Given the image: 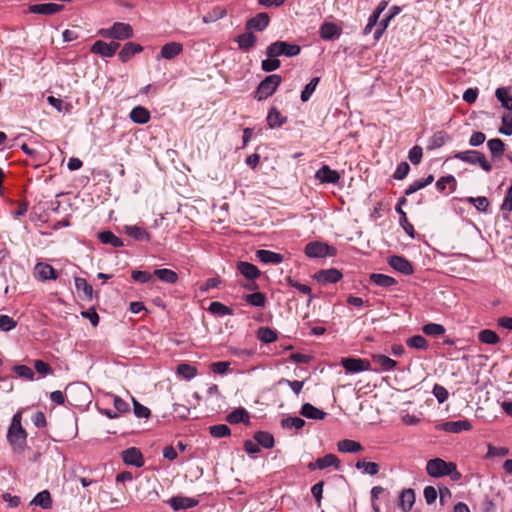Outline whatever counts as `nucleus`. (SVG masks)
Masks as SVG:
<instances>
[{
    "label": "nucleus",
    "instance_id": "obj_1",
    "mask_svg": "<svg viewBox=\"0 0 512 512\" xmlns=\"http://www.w3.org/2000/svg\"><path fill=\"white\" fill-rule=\"evenodd\" d=\"M427 474L434 478L450 476L452 480H459L461 474L457 471V466L453 462H446L441 458H434L427 462Z\"/></svg>",
    "mask_w": 512,
    "mask_h": 512
},
{
    "label": "nucleus",
    "instance_id": "obj_2",
    "mask_svg": "<svg viewBox=\"0 0 512 512\" xmlns=\"http://www.w3.org/2000/svg\"><path fill=\"white\" fill-rule=\"evenodd\" d=\"M301 51V47L297 44L288 43L286 41H276L271 43L266 49V55L270 58L279 56L294 57Z\"/></svg>",
    "mask_w": 512,
    "mask_h": 512
},
{
    "label": "nucleus",
    "instance_id": "obj_3",
    "mask_svg": "<svg viewBox=\"0 0 512 512\" xmlns=\"http://www.w3.org/2000/svg\"><path fill=\"white\" fill-rule=\"evenodd\" d=\"M282 82L280 75L272 74L266 76L258 85L255 98L258 101H262L272 96Z\"/></svg>",
    "mask_w": 512,
    "mask_h": 512
},
{
    "label": "nucleus",
    "instance_id": "obj_4",
    "mask_svg": "<svg viewBox=\"0 0 512 512\" xmlns=\"http://www.w3.org/2000/svg\"><path fill=\"white\" fill-rule=\"evenodd\" d=\"M453 158L472 165L478 164L486 172L492 170V165L486 160L485 155L477 150L459 151L453 155Z\"/></svg>",
    "mask_w": 512,
    "mask_h": 512
},
{
    "label": "nucleus",
    "instance_id": "obj_5",
    "mask_svg": "<svg viewBox=\"0 0 512 512\" xmlns=\"http://www.w3.org/2000/svg\"><path fill=\"white\" fill-rule=\"evenodd\" d=\"M99 33L105 38L125 40L133 36V29L130 24L116 22L110 28L101 29Z\"/></svg>",
    "mask_w": 512,
    "mask_h": 512
},
{
    "label": "nucleus",
    "instance_id": "obj_6",
    "mask_svg": "<svg viewBox=\"0 0 512 512\" xmlns=\"http://www.w3.org/2000/svg\"><path fill=\"white\" fill-rule=\"evenodd\" d=\"M7 440L14 453L21 454L24 452L27 442V433L22 426L18 428H9Z\"/></svg>",
    "mask_w": 512,
    "mask_h": 512
},
{
    "label": "nucleus",
    "instance_id": "obj_7",
    "mask_svg": "<svg viewBox=\"0 0 512 512\" xmlns=\"http://www.w3.org/2000/svg\"><path fill=\"white\" fill-rule=\"evenodd\" d=\"M341 365L348 373H359L371 369L370 362L362 358L345 357L341 359Z\"/></svg>",
    "mask_w": 512,
    "mask_h": 512
},
{
    "label": "nucleus",
    "instance_id": "obj_8",
    "mask_svg": "<svg viewBox=\"0 0 512 512\" xmlns=\"http://www.w3.org/2000/svg\"><path fill=\"white\" fill-rule=\"evenodd\" d=\"M334 251V248L321 242H310L305 247L306 255L311 258L331 256L334 254Z\"/></svg>",
    "mask_w": 512,
    "mask_h": 512
},
{
    "label": "nucleus",
    "instance_id": "obj_9",
    "mask_svg": "<svg viewBox=\"0 0 512 512\" xmlns=\"http://www.w3.org/2000/svg\"><path fill=\"white\" fill-rule=\"evenodd\" d=\"M331 466L335 467V469H339L340 468V460L334 454H326L324 457L318 458L314 462H310L308 464V469L311 471H314L317 469L323 470V469H325L327 467H331Z\"/></svg>",
    "mask_w": 512,
    "mask_h": 512
},
{
    "label": "nucleus",
    "instance_id": "obj_10",
    "mask_svg": "<svg viewBox=\"0 0 512 512\" xmlns=\"http://www.w3.org/2000/svg\"><path fill=\"white\" fill-rule=\"evenodd\" d=\"M342 273L336 268L323 269L315 273L314 279L320 284L337 283L342 278Z\"/></svg>",
    "mask_w": 512,
    "mask_h": 512
},
{
    "label": "nucleus",
    "instance_id": "obj_11",
    "mask_svg": "<svg viewBox=\"0 0 512 512\" xmlns=\"http://www.w3.org/2000/svg\"><path fill=\"white\" fill-rule=\"evenodd\" d=\"M122 460L125 464L135 466L137 468L144 465V458L138 448L130 447L122 452Z\"/></svg>",
    "mask_w": 512,
    "mask_h": 512
},
{
    "label": "nucleus",
    "instance_id": "obj_12",
    "mask_svg": "<svg viewBox=\"0 0 512 512\" xmlns=\"http://www.w3.org/2000/svg\"><path fill=\"white\" fill-rule=\"evenodd\" d=\"M183 49V44L179 42H169L162 46L160 54L157 56V60H172L175 57L179 56L183 52Z\"/></svg>",
    "mask_w": 512,
    "mask_h": 512
},
{
    "label": "nucleus",
    "instance_id": "obj_13",
    "mask_svg": "<svg viewBox=\"0 0 512 512\" xmlns=\"http://www.w3.org/2000/svg\"><path fill=\"white\" fill-rule=\"evenodd\" d=\"M315 178L321 183L336 184L340 175L336 170H332L328 165H323L315 173Z\"/></svg>",
    "mask_w": 512,
    "mask_h": 512
},
{
    "label": "nucleus",
    "instance_id": "obj_14",
    "mask_svg": "<svg viewBox=\"0 0 512 512\" xmlns=\"http://www.w3.org/2000/svg\"><path fill=\"white\" fill-rule=\"evenodd\" d=\"M415 498V492L413 489H403L398 496V508L401 509L403 512L410 511L415 503Z\"/></svg>",
    "mask_w": 512,
    "mask_h": 512
},
{
    "label": "nucleus",
    "instance_id": "obj_15",
    "mask_svg": "<svg viewBox=\"0 0 512 512\" xmlns=\"http://www.w3.org/2000/svg\"><path fill=\"white\" fill-rule=\"evenodd\" d=\"M169 505L175 511L193 508L198 504V500L186 496H175L168 500Z\"/></svg>",
    "mask_w": 512,
    "mask_h": 512
},
{
    "label": "nucleus",
    "instance_id": "obj_16",
    "mask_svg": "<svg viewBox=\"0 0 512 512\" xmlns=\"http://www.w3.org/2000/svg\"><path fill=\"white\" fill-rule=\"evenodd\" d=\"M270 23V17L267 13H258L246 22V29L254 31H263Z\"/></svg>",
    "mask_w": 512,
    "mask_h": 512
},
{
    "label": "nucleus",
    "instance_id": "obj_17",
    "mask_svg": "<svg viewBox=\"0 0 512 512\" xmlns=\"http://www.w3.org/2000/svg\"><path fill=\"white\" fill-rule=\"evenodd\" d=\"M35 274L41 281L56 280L59 277L58 272L53 268V266L46 263L36 264Z\"/></svg>",
    "mask_w": 512,
    "mask_h": 512
},
{
    "label": "nucleus",
    "instance_id": "obj_18",
    "mask_svg": "<svg viewBox=\"0 0 512 512\" xmlns=\"http://www.w3.org/2000/svg\"><path fill=\"white\" fill-rule=\"evenodd\" d=\"M389 264L392 268H394L395 270H397L405 275H410L413 273L412 264L402 256L395 255V256L390 257Z\"/></svg>",
    "mask_w": 512,
    "mask_h": 512
},
{
    "label": "nucleus",
    "instance_id": "obj_19",
    "mask_svg": "<svg viewBox=\"0 0 512 512\" xmlns=\"http://www.w3.org/2000/svg\"><path fill=\"white\" fill-rule=\"evenodd\" d=\"M64 8L61 4L56 3H43V4H35L30 6V11L32 13L43 14V15H52L62 11Z\"/></svg>",
    "mask_w": 512,
    "mask_h": 512
},
{
    "label": "nucleus",
    "instance_id": "obj_20",
    "mask_svg": "<svg viewBox=\"0 0 512 512\" xmlns=\"http://www.w3.org/2000/svg\"><path fill=\"white\" fill-rule=\"evenodd\" d=\"M471 428L472 425L468 420L448 421L441 425V429L449 433L469 431Z\"/></svg>",
    "mask_w": 512,
    "mask_h": 512
},
{
    "label": "nucleus",
    "instance_id": "obj_21",
    "mask_svg": "<svg viewBox=\"0 0 512 512\" xmlns=\"http://www.w3.org/2000/svg\"><path fill=\"white\" fill-rule=\"evenodd\" d=\"M143 47L139 44L128 42L126 43L121 51L118 53V57L121 62L125 63L129 61L134 55L142 52Z\"/></svg>",
    "mask_w": 512,
    "mask_h": 512
},
{
    "label": "nucleus",
    "instance_id": "obj_22",
    "mask_svg": "<svg viewBox=\"0 0 512 512\" xmlns=\"http://www.w3.org/2000/svg\"><path fill=\"white\" fill-rule=\"evenodd\" d=\"M235 42L238 44L239 49L249 51L256 45L257 37L252 32H245L238 35L235 38Z\"/></svg>",
    "mask_w": 512,
    "mask_h": 512
},
{
    "label": "nucleus",
    "instance_id": "obj_23",
    "mask_svg": "<svg viewBox=\"0 0 512 512\" xmlns=\"http://www.w3.org/2000/svg\"><path fill=\"white\" fill-rule=\"evenodd\" d=\"M319 32L322 39L332 40L340 36L341 29L332 22H324L321 25Z\"/></svg>",
    "mask_w": 512,
    "mask_h": 512
},
{
    "label": "nucleus",
    "instance_id": "obj_24",
    "mask_svg": "<svg viewBox=\"0 0 512 512\" xmlns=\"http://www.w3.org/2000/svg\"><path fill=\"white\" fill-rule=\"evenodd\" d=\"M226 420L230 424H238V423H244L249 424L250 423V416L246 409L239 407L233 410L231 413H229L226 417Z\"/></svg>",
    "mask_w": 512,
    "mask_h": 512
},
{
    "label": "nucleus",
    "instance_id": "obj_25",
    "mask_svg": "<svg viewBox=\"0 0 512 512\" xmlns=\"http://www.w3.org/2000/svg\"><path fill=\"white\" fill-rule=\"evenodd\" d=\"M237 269L245 278L249 280H254L260 276L259 269L254 264L249 262H238Z\"/></svg>",
    "mask_w": 512,
    "mask_h": 512
},
{
    "label": "nucleus",
    "instance_id": "obj_26",
    "mask_svg": "<svg viewBox=\"0 0 512 512\" xmlns=\"http://www.w3.org/2000/svg\"><path fill=\"white\" fill-rule=\"evenodd\" d=\"M257 258L266 264H279L283 261V255L270 250H257Z\"/></svg>",
    "mask_w": 512,
    "mask_h": 512
},
{
    "label": "nucleus",
    "instance_id": "obj_27",
    "mask_svg": "<svg viewBox=\"0 0 512 512\" xmlns=\"http://www.w3.org/2000/svg\"><path fill=\"white\" fill-rule=\"evenodd\" d=\"M151 118L150 112L143 106H136L130 112V119L136 124H146Z\"/></svg>",
    "mask_w": 512,
    "mask_h": 512
},
{
    "label": "nucleus",
    "instance_id": "obj_28",
    "mask_svg": "<svg viewBox=\"0 0 512 512\" xmlns=\"http://www.w3.org/2000/svg\"><path fill=\"white\" fill-rule=\"evenodd\" d=\"M406 202V199L403 197L401 199H399V202L398 204L396 205V212L399 213L400 215V219H399V223L400 225L402 226V228L405 230V232L411 236V237H414V227L412 224H410L408 222V219H407V216H406V213L403 211L402 209V205Z\"/></svg>",
    "mask_w": 512,
    "mask_h": 512
},
{
    "label": "nucleus",
    "instance_id": "obj_29",
    "mask_svg": "<svg viewBox=\"0 0 512 512\" xmlns=\"http://www.w3.org/2000/svg\"><path fill=\"white\" fill-rule=\"evenodd\" d=\"M300 413L302 416L313 420H322L326 416V413L323 410L310 403L303 404Z\"/></svg>",
    "mask_w": 512,
    "mask_h": 512
},
{
    "label": "nucleus",
    "instance_id": "obj_30",
    "mask_svg": "<svg viewBox=\"0 0 512 512\" xmlns=\"http://www.w3.org/2000/svg\"><path fill=\"white\" fill-rule=\"evenodd\" d=\"M286 121L287 117L282 116L277 108L273 107L268 112L267 124L271 129L281 127Z\"/></svg>",
    "mask_w": 512,
    "mask_h": 512
},
{
    "label": "nucleus",
    "instance_id": "obj_31",
    "mask_svg": "<svg viewBox=\"0 0 512 512\" xmlns=\"http://www.w3.org/2000/svg\"><path fill=\"white\" fill-rule=\"evenodd\" d=\"M372 360L379 366L382 371H392L395 369L397 362L390 357L382 354H375L372 356Z\"/></svg>",
    "mask_w": 512,
    "mask_h": 512
},
{
    "label": "nucleus",
    "instance_id": "obj_32",
    "mask_svg": "<svg viewBox=\"0 0 512 512\" xmlns=\"http://www.w3.org/2000/svg\"><path fill=\"white\" fill-rule=\"evenodd\" d=\"M449 140V136L445 131H437L428 140L427 149L435 150L442 147Z\"/></svg>",
    "mask_w": 512,
    "mask_h": 512
},
{
    "label": "nucleus",
    "instance_id": "obj_33",
    "mask_svg": "<svg viewBox=\"0 0 512 512\" xmlns=\"http://www.w3.org/2000/svg\"><path fill=\"white\" fill-rule=\"evenodd\" d=\"M159 280L168 284H175L178 281V274L167 268L156 269L153 273Z\"/></svg>",
    "mask_w": 512,
    "mask_h": 512
},
{
    "label": "nucleus",
    "instance_id": "obj_34",
    "mask_svg": "<svg viewBox=\"0 0 512 512\" xmlns=\"http://www.w3.org/2000/svg\"><path fill=\"white\" fill-rule=\"evenodd\" d=\"M124 231L125 233L130 236L131 238L135 239V240H150V235L149 233L139 227V226H136V225H126L124 227Z\"/></svg>",
    "mask_w": 512,
    "mask_h": 512
},
{
    "label": "nucleus",
    "instance_id": "obj_35",
    "mask_svg": "<svg viewBox=\"0 0 512 512\" xmlns=\"http://www.w3.org/2000/svg\"><path fill=\"white\" fill-rule=\"evenodd\" d=\"M30 504L41 507L44 510L50 509L52 504V499L50 492L48 490H43L39 492L31 501Z\"/></svg>",
    "mask_w": 512,
    "mask_h": 512
},
{
    "label": "nucleus",
    "instance_id": "obj_36",
    "mask_svg": "<svg viewBox=\"0 0 512 512\" xmlns=\"http://www.w3.org/2000/svg\"><path fill=\"white\" fill-rule=\"evenodd\" d=\"M337 448L342 453H356L362 450V445L357 441L344 439L337 443Z\"/></svg>",
    "mask_w": 512,
    "mask_h": 512
},
{
    "label": "nucleus",
    "instance_id": "obj_37",
    "mask_svg": "<svg viewBox=\"0 0 512 512\" xmlns=\"http://www.w3.org/2000/svg\"><path fill=\"white\" fill-rule=\"evenodd\" d=\"M254 440L258 442L260 447L270 449L274 446V437L271 433L266 431H258L254 434Z\"/></svg>",
    "mask_w": 512,
    "mask_h": 512
},
{
    "label": "nucleus",
    "instance_id": "obj_38",
    "mask_svg": "<svg viewBox=\"0 0 512 512\" xmlns=\"http://www.w3.org/2000/svg\"><path fill=\"white\" fill-rule=\"evenodd\" d=\"M370 281L380 287H390L397 283L393 277L381 273H372Z\"/></svg>",
    "mask_w": 512,
    "mask_h": 512
},
{
    "label": "nucleus",
    "instance_id": "obj_39",
    "mask_svg": "<svg viewBox=\"0 0 512 512\" xmlns=\"http://www.w3.org/2000/svg\"><path fill=\"white\" fill-rule=\"evenodd\" d=\"M495 96L504 108L508 109L509 112L512 111V96L509 94L507 88H498L495 92Z\"/></svg>",
    "mask_w": 512,
    "mask_h": 512
},
{
    "label": "nucleus",
    "instance_id": "obj_40",
    "mask_svg": "<svg viewBox=\"0 0 512 512\" xmlns=\"http://www.w3.org/2000/svg\"><path fill=\"white\" fill-rule=\"evenodd\" d=\"M98 238L103 244H109L113 247H122V240L114 235L111 231H103L98 234Z\"/></svg>",
    "mask_w": 512,
    "mask_h": 512
},
{
    "label": "nucleus",
    "instance_id": "obj_41",
    "mask_svg": "<svg viewBox=\"0 0 512 512\" xmlns=\"http://www.w3.org/2000/svg\"><path fill=\"white\" fill-rule=\"evenodd\" d=\"M208 311L214 315H218V316H226V315H232L233 314V309L224 305L223 303L221 302H218V301H214V302H211L209 307H208Z\"/></svg>",
    "mask_w": 512,
    "mask_h": 512
},
{
    "label": "nucleus",
    "instance_id": "obj_42",
    "mask_svg": "<svg viewBox=\"0 0 512 512\" xmlns=\"http://www.w3.org/2000/svg\"><path fill=\"white\" fill-rule=\"evenodd\" d=\"M75 287L78 292H80V291L83 292L85 299L91 300L93 298V288L86 281V279L81 278V277H76L75 278Z\"/></svg>",
    "mask_w": 512,
    "mask_h": 512
},
{
    "label": "nucleus",
    "instance_id": "obj_43",
    "mask_svg": "<svg viewBox=\"0 0 512 512\" xmlns=\"http://www.w3.org/2000/svg\"><path fill=\"white\" fill-rule=\"evenodd\" d=\"M90 51L94 54H98L102 57H112L113 54L111 52V48L109 47L108 43L97 40L91 47Z\"/></svg>",
    "mask_w": 512,
    "mask_h": 512
},
{
    "label": "nucleus",
    "instance_id": "obj_44",
    "mask_svg": "<svg viewBox=\"0 0 512 512\" xmlns=\"http://www.w3.org/2000/svg\"><path fill=\"white\" fill-rule=\"evenodd\" d=\"M177 374L182 376L186 380H191L197 375V369L196 367L187 364V363H181L177 366Z\"/></svg>",
    "mask_w": 512,
    "mask_h": 512
},
{
    "label": "nucleus",
    "instance_id": "obj_45",
    "mask_svg": "<svg viewBox=\"0 0 512 512\" xmlns=\"http://www.w3.org/2000/svg\"><path fill=\"white\" fill-rule=\"evenodd\" d=\"M393 15H385L381 20H378L377 27L374 31L373 38L375 41L380 40L385 30L388 28Z\"/></svg>",
    "mask_w": 512,
    "mask_h": 512
},
{
    "label": "nucleus",
    "instance_id": "obj_46",
    "mask_svg": "<svg viewBox=\"0 0 512 512\" xmlns=\"http://www.w3.org/2000/svg\"><path fill=\"white\" fill-rule=\"evenodd\" d=\"M478 339L485 344H497L500 341L499 336L490 329L481 330L478 334Z\"/></svg>",
    "mask_w": 512,
    "mask_h": 512
},
{
    "label": "nucleus",
    "instance_id": "obj_47",
    "mask_svg": "<svg viewBox=\"0 0 512 512\" xmlns=\"http://www.w3.org/2000/svg\"><path fill=\"white\" fill-rule=\"evenodd\" d=\"M446 185H449L452 191L456 190L457 182L453 175L443 176L436 182V189L439 192H444Z\"/></svg>",
    "mask_w": 512,
    "mask_h": 512
},
{
    "label": "nucleus",
    "instance_id": "obj_48",
    "mask_svg": "<svg viewBox=\"0 0 512 512\" xmlns=\"http://www.w3.org/2000/svg\"><path fill=\"white\" fill-rule=\"evenodd\" d=\"M488 149L493 157H499L504 153V142L499 138L490 139L487 142Z\"/></svg>",
    "mask_w": 512,
    "mask_h": 512
},
{
    "label": "nucleus",
    "instance_id": "obj_49",
    "mask_svg": "<svg viewBox=\"0 0 512 512\" xmlns=\"http://www.w3.org/2000/svg\"><path fill=\"white\" fill-rule=\"evenodd\" d=\"M320 78L314 77L311 79V81L304 87L303 91L301 92V101L307 102L312 94L315 92L317 85L319 84Z\"/></svg>",
    "mask_w": 512,
    "mask_h": 512
},
{
    "label": "nucleus",
    "instance_id": "obj_50",
    "mask_svg": "<svg viewBox=\"0 0 512 512\" xmlns=\"http://www.w3.org/2000/svg\"><path fill=\"white\" fill-rule=\"evenodd\" d=\"M281 425L286 429L299 430L305 425V421L299 417H287L281 420Z\"/></svg>",
    "mask_w": 512,
    "mask_h": 512
},
{
    "label": "nucleus",
    "instance_id": "obj_51",
    "mask_svg": "<svg viewBox=\"0 0 512 512\" xmlns=\"http://www.w3.org/2000/svg\"><path fill=\"white\" fill-rule=\"evenodd\" d=\"M258 338L263 343H272L277 340V333L268 327H262L258 330Z\"/></svg>",
    "mask_w": 512,
    "mask_h": 512
},
{
    "label": "nucleus",
    "instance_id": "obj_52",
    "mask_svg": "<svg viewBox=\"0 0 512 512\" xmlns=\"http://www.w3.org/2000/svg\"><path fill=\"white\" fill-rule=\"evenodd\" d=\"M209 432L214 438L228 437L231 434L230 428L225 424H217L210 426Z\"/></svg>",
    "mask_w": 512,
    "mask_h": 512
},
{
    "label": "nucleus",
    "instance_id": "obj_53",
    "mask_svg": "<svg viewBox=\"0 0 512 512\" xmlns=\"http://www.w3.org/2000/svg\"><path fill=\"white\" fill-rule=\"evenodd\" d=\"M245 301L254 307H263L266 302V297L261 292H255L245 296Z\"/></svg>",
    "mask_w": 512,
    "mask_h": 512
},
{
    "label": "nucleus",
    "instance_id": "obj_54",
    "mask_svg": "<svg viewBox=\"0 0 512 512\" xmlns=\"http://www.w3.org/2000/svg\"><path fill=\"white\" fill-rule=\"evenodd\" d=\"M422 331L426 334V335H430V336H441L445 333V328L443 325L441 324H437V323H428V324H425L423 327H422Z\"/></svg>",
    "mask_w": 512,
    "mask_h": 512
},
{
    "label": "nucleus",
    "instance_id": "obj_55",
    "mask_svg": "<svg viewBox=\"0 0 512 512\" xmlns=\"http://www.w3.org/2000/svg\"><path fill=\"white\" fill-rule=\"evenodd\" d=\"M499 132L505 136L512 135V111L502 116V126Z\"/></svg>",
    "mask_w": 512,
    "mask_h": 512
},
{
    "label": "nucleus",
    "instance_id": "obj_56",
    "mask_svg": "<svg viewBox=\"0 0 512 512\" xmlns=\"http://www.w3.org/2000/svg\"><path fill=\"white\" fill-rule=\"evenodd\" d=\"M357 469H362L369 475H376L379 472V465L375 462L358 461L356 463Z\"/></svg>",
    "mask_w": 512,
    "mask_h": 512
},
{
    "label": "nucleus",
    "instance_id": "obj_57",
    "mask_svg": "<svg viewBox=\"0 0 512 512\" xmlns=\"http://www.w3.org/2000/svg\"><path fill=\"white\" fill-rule=\"evenodd\" d=\"M407 345L414 349H426L428 347L427 340L421 335H415L407 340Z\"/></svg>",
    "mask_w": 512,
    "mask_h": 512
},
{
    "label": "nucleus",
    "instance_id": "obj_58",
    "mask_svg": "<svg viewBox=\"0 0 512 512\" xmlns=\"http://www.w3.org/2000/svg\"><path fill=\"white\" fill-rule=\"evenodd\" d=\"M13 371L22 378L32 381L34 379L33 370L26 365H15Z\"/></svg>",
    "mask_w": 512,
    "mask_h": 512
},
{
    "label": "nucleus",
    "instance_id": "obj_59",
    "mask_svg": "<svg viewBox=\"0 0 512 512\" xmlns=\"http://www.w3.org/2000/svg\"><path fill=\"white\" fill-rule=\"evenodd\" d=\"M468 202L472 203L474 207L481 212H486L489 206V201L484 196L469 197Z\"/></svg>",
    "mask_w": 512,
    "mask_h": 512
},
{
    "label": "nucleus",
    "instance_id": "obj_60",
    "mask_svg": "<svg viewBox=\"0 0 512 512\" xmlns=\"http://www.w3.org/2000/svg\"><path fill=\"white\" fill-rule=\"evenodd\" d=\"M153 274L148 271L135 270L132 272V279L139 283H149L153 280Z\"/></svg>",
    "mask_w": 512,
    "mask_h": 512
},
{
    "label": "nucleus",
    "instance_id": "obj_61",
    "mask_svg": "<svg viewBox=\"0 0 512 512\" xmlns=\"http://www.w3.org/2000/svg\"><path fill=\"white\" fill-rule=\"evenodd\" d=\"M134 414L138 418H148L150 416V409L140 404L135 398H132Z\"/></svg>",
    "mask_w": 512,
    "mask_h": 512
},
{
    "label": "nucleus",
    "instance_id": "obj_62",
    "mask_svg": "<svg viewBox=\"0 0 512 512\" xmlns=\"http://www.w3.org/2000/svg\"><path fill=\"white\" fill-rule=\"evenodd\" d=\"M280 61L277 58H270L263 60L261 62V68L265 72H272L277 70L280 67Z\"/></svg>",
    "mask_w": 512,
    "mask_h": 512
},
{
    "label": "nucleus",
    "instance_id": "obj_63",
    "mask_svg": "<svg viewBox=\"0 0 512 512\" xmlns=\"http://www.w3.org/2000/svg\"><path fill=\"white\" fill-rule=\"evenodd\" d=\"M17 326V322L8 315H0V330L11 331Z\"/></svg>",
    "mask_w": 512,
    "mask_h": 512
},
{
    "label": "nucleus",
    "instance_id": "obj_64",
    "mask_svg": "<svg viewBox=\"0 0 512 512\" xmlns=\"http://www.w3.org/2000/svg\"><path fill=\"white\" fill-rule=\"evenodd\" d=\"M439 403H444L449 396L447 389L439 384H435L432 391Z\"/></svg>",
    "mask_w": 512,
    "mask_h": 512
}]
</instances>
